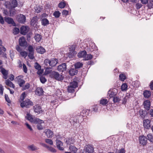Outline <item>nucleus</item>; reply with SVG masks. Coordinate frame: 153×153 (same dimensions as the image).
I'll use <instances>...</instances> for the list:
<instances>
[{"instance_id": "obj_1", "label": "nucleus", "mask_w": 153, "mask_h": 153, "mask_svg": "<svg viewBox=\"0 0 153 153\" xmlns=\"http://www.w3.org/2000/svg\"><path fill=\"white\" fill-rule=\"evenodd\" d=\"M25 118L27 120H29L33 123H43V121L38 118L33 117V115L27 113Z\"/></svg>"}, {"instance_id": "obj_2", "label": "nucleus", "mask_w": 153, "mask_h": 153, "mask_svg": "<svg viewBox=\"0 0 153 153\" xmlns=\"http://www.w3.org/2000/svg\"><path fill=\"white\" fill-rule=\"evenodd\" d=\"M50 76L57 80L61 81L63 80L64 77L62 75H60L58 72L53 71L50 74Z\"/></svg>"}, {"instance_id": "obj_3", "label": "nucleus", "mask_w": 153, "mask_h": 153, "mask_svg": "<svg viewBox=\"0 0 153 153\" xmlns=\"http://www.w3.org/2000/svg\"><path fill=\"white\" fill-rule=\"evenodd\" d=\"M33 105V102L28 99H25V100L23 101L20 104V106L22 108L25 107L27 108H28L30 106H32Z\"/></svg>"}, {"instance_id": "obj_4", "label": "nucleus", "mask_w": 153, "mask_h": 153, "mask_svg": "<svg viewBox=\"0 0 153 153\" xmlns=\"http://www.w3.org/2000/svg\"><path fill=\"white\" fill-rule=\"evenodd\" d=\"M16 19L19 23L23 24L26 21V17L24 15L20 14L17 16Z\"/></svg>"}, {"instance_id": "obj_5", "label": "nucleus", "mask_w": 153, "mask_h": 153, "mask_svg": "<svg viewBox=\"0 0 153 153\" xmlns=\"http://www.w3.org/2000/svg\"><path fill=\"white\" fill-rule=\"evenodd\" d=\"M118 92L117 90L114 88L110 89L108 92V94L110 98L113 97L116 95Z\"/></svg>"}, {"instance_id": "obj_6", "label": "nucleus", "mask_w": 153, "mask_h": 153, "mask_svg": "<svg viewBox=\"0 0 153 153\" xmlns=\"http://www.w3.org/2000/svg\"><path fill=\"white\" fill-rule=\"evenodd\" d=\"M19 44L20 46L22 47L26 46L27 45V42L24 37L22 36L19 39Z\"/></svg>"}, {"instance_id": "obj_7", "label": "nucleus", "mask_w": 153, "mask_h": 153, "mask_svg": "<svg viewBox=\"0 0 153 153\" xmlns=\"http://www.w3.org/2000/svg\"><path fill=\"white\" fill-rule=\"evenodd\" d=\"M140 143L143 146L146 145L147 142V138L144 136H140L139 137Z\"/></svg>"}, {"instance_id": "obj_8", "label": "nucleus", "mask_w": 153, "mask_h": 153, "mask_svg": "<svg viewBox=\"0 0 153 153\" xmlns=\"http://www.w3.org/2000/svg\"><path fill=\"white\" fill-rule=\"evenodd\" d=\"M22 77H23L22 76H19L16 77V79L18 83L19 86L23 87L24 84L25 83V82L24 79H21Z\"/></svg>"}, {"instance_id": "obj_9", "label": "nucleus", "mask_w": 153, "mask_h": 153, "mask_svg": "<svg viewBox=\"0 0 153 153\" xmlns=\"http://www.w3.org/2000/svg\"><path fill=\"white\" fill-rule=\"evenodd\" d=\"M151 121L150 120L146 119L143 120V125L144 128L146 129H149L151 127L150 124Z\"/></svg>"}, {"instance_id": "obj_10", "label": "nucleus", "mask_w": 153, "mask_h": 153, "mask_svg": "<svg viewBox=\"0 0 153 153\" xmlns=\"http://www.w3.org/2000/svg\"><path fill=\"white\" fill-rule=\"evenodd\" d=\"M66 64L63 63L58 66L57 69L59 72H63L66 71Z\"/></svg>"}, {"instance_id": "obj_11", "label": "nucleus", "mask_w": 153, "mask_h": 153, "mask_svg": "<svg viewBox=\"0 0 153 153\" xmlns=\"http://www.w3.org/2000/svg\"><path fill=\"white\" fill-rule=\"evenodd\" d=\"M144 108L147 111L149 110L150 108L151 103L149 100H146L143 102Z\"/></svg>"}, {"instance_id": "obj_12", "label": "nucleus", "mask_w": 153, "mask_h": 153, "mask_svg": "<svg viewBox=\"0 0 153 153\" xmlns=\"http://www.w3.org/2000/svg\"><path fill=\"white\" fill-rule=\"evenodd\" d=\"M56 146L58 149L60 150L63 151L64 148L62 147L63 143L60 140H56Z\"/></svg>"}, {"instance_id": "obj_13", "label": "nucleus", "mask_w": 153, "mask_h": 153, "mask_svg": "<svg viewBox=\"0 0 153 153\" xmlns=\"http://www.w3.org/2000/svg\"><path fill=\"white\" fill-rule=\"evenodd\" d=\"M0 69H1V72L4 76L3 78L4 79H7L8 74V71L6 70L2 66H0Z\"/></svg>"}, {"instance_id": "obj_14", "label": "nucleus", "mask_w": 153, "mask_h": 153, "mask_svg": "<svg viewBox=\"0 0 153 153\" xmlns=\"http://www.w3.org/2000/svg\"><path fill=\"white\" fill-rule=\"evenodd\" d=\"M140 117L141 118L143 119L148 114L147 112L145 110L140 109L139 111Z\"/></svg>"}, {"instance_id": "obj_15", "label": "nucleus", "mask_w": 153, "mask_h": 153, "mask_svg": "<svg viewBox=\"0 0 153 153\" xmlns=\"http://www.w3.org/2000/svg\"><path fill=\"white\" fill-rule=\"evenodd\" d=\"M44 132L48 138H50L53 137V132L49 129H46L45 130Z\"/></svg>"}, {"instance_id": "obj_16", "label": "nucleus", "mask_w": 153, "mask_h": 153, "mask_svg": "<svg viewBox=\"0 0 153 153\" xmlns=\"http://www.w3.org/2000/svg\"><path fill=\"white\" fill-rule=\"evenodd\" d=\"M84 150L86 153H92L94 151L93 147L90 146H87Z\"/></svg>"}, {"instance_id": "obj_17", "label": "nucleus", "mask_w": 153, "mask_h": 153, "mask_svg": "<svg viewBox=\"0 0 153 153\" xmlns=\"http://www.w3.org/2000/svg\"><path fill=\"white\" fill-rule=\"evenodd\" d=\"M34 111L36 113H40L42 112L41 106L39 105H36L34 106Z\"/></svg>"}, {"instance_id": "obj_18", "label": "nucleus", "mask_w": 153, "mask_h": 153, "mask_svg": "<svg viewBox=\"0 0 153 153\" xmlns=\"http://www.w3.org/2000/svg\"><path fill=\"white\" fill-rule=\"evenodd\" d=\"M5 21L9 24H12L13 26H16V24L14 21L13 19L10 17L5 19Z\"/></svg>"}, {"instance_id": "obj_19", "label": "nucleus", "mask_w": 153, "mask_h": 153, "mask_svg": "<svg viewBox=\"0 0 153 153\" xmlns=\"http://www.w3.org/2000/svg\"><path fill=\"white\" fill-rule=\"evenodd\" d=\"M36 50L37 53L41 54L44 53L46 51L45 49L41 46L37 47Z\"/></svg>"}, {"instance_id": "obj_20", "label": "nucleus", "mask_w": 153, "mask_h": 153, "mask_svg": "<svg viewBox=\"0 0 153 153\" xmlns=\"http://www.w3.org/2000/svg\"><path fill=\"white\" fill-rule=\"evenodd\" d=\"M28 32L27 26H22L20 28V33L22 35H25Z\"/></svg>"}, {"instance_id": "obj_21", "label": "nucleus", "mask_w": 153, "mask_h": 153, "mask_svg": "<svg viewBox=\"0 0 153 153\" xmlns=\"http://www.w3.org/2000/svg\"><path fill=\"white\" fill-rule=\"evenodd\" d=\"M78 72L77 69L75 68H71L69 71V73L70 75L73 76L76 75Z\"/></svg>"}, {"instance_id": "obj_22", "label": "nucleus", "mask_w": 153, "mask_h": 153, "mask_svg": "<svg viewBox=\"0 0 153 153\" xmlns=\"http://www.w3.org/2000/svg\"><path fill=\"white\" fill-rule=\"evenodd\" d=\"M58 60L55 58H52L50 60V66L51 67L55 66L58 63Z\"/></svg>"}, {"instance_id": "obj_23", "label": "nucleus", "mask_w": 153, "mask_h": 153, "mask_svg": "<svg viewBox=\"0 0 153 153\" xmlns=\"http://www.w3.org/2000/svg\"><path fill=\"white\" fill-rule=\"evenodd\" d=\"M70 122L71 125H74L75 124H77L79 123V119H77L76 118V116L73 118V119H71L70 120Z\"/></svg>"}, {"instance_id": "obj_24", "label": "nucleus", "mask_w": 153, "mask_h": 153, "mask_svg": "<svg viewBox=\"0 0 153 153\" xmlns=\"http://www.w3.org/2000/svg\"><path fill=\"white\" fill-rule=\"evenodd\" d=\"M98 105H97L92 106L90 109L89 110V111L92 112H95L98 111Z\"/></svg>"}, {"instance_id": "obj_25", "label": "nucleus", "mask_w": 153, "mask_h": 153, "mask_svg": "<svg viewBox=\"0 0 153 153\" xmlns=\"http://www.w3.org/2000/svg\"><path fill=\"white\" fill-rule=\"evenodd\" d=\"M65 140V143L67 144L70 145L71 144H73L74 142V140L72 137L68 138Z\"/></svg>"}, {"instance_id": "obj_26", "label": "nucleus", "mask_w": 153, "mask_h": 153, "mask_svg": "<svg viewBox=\"0 0 153 153\" xmlns=\"http://www.w3.org/2000/svg\"><path fill=\"white\" fill-rule=\"evenodd\" d=\"M87 54V52L85 51L84 50L79 53L78 54V56L79 58L84 57Z\"/></svg>"}, {"instance_id": "obj_27", "label": "nucleus", "mask_w": 153, "mask_h": 153, "mask_svg": "<svg viewBox=\"0 0 153 153\" xmlns=\"http://www.w3.org/2000/svg\"><path fill=\"white\" fill-rule=\"evenodd\" d=\"M34 38L37 42H39L42 39V36L39 34H35Z\"/></svg>"}, {"instance_id": "obj_28", "label": "nucleus", "mask_w": 153, "mask_h": 153, "mask_svg": "<svg viewBox=\"0 0 153 153\" xmlns=\"http://www.w3.org/2000/svg\"><path fill=\"white\" fill-rule=\"evenodd\" d=\"M49 23V21L46 18L43 19L41 20V24L42 25L46 26Z\"/></svg>"}, {"instance_id": "obj_29", "label": "nucleus", "mask_w": 153, "mask_h": 153, "mask_svg": "<svg viewBox=\"0 0 153 153\" xmlns=\"http://www.w3.org/2000/svg\"><path fill=\"white\" fill-rule=\"evenodd\" d=\"M27 149L30 150L34 151L38 150V148L33 144L28 146H27Z\"/></svg>"}, {"instance_id": "obj_30", "label": "nucleus", "mask_w": 153, "mask_h": 153, "mask_svg": "<svg viewBox=\"0 0 153 153\" xmlns=\"http://www.w3.org/2000/svg\"><path fill=\"white\" fill-rule=\"evenodd\" d=\"M69 52L68 53V56L71 58L74 56L76 54V53L75 51H69Z\"/></svg>"}, {"instance_id": "obj_31", "label": "nucleus", "mask_w": 153, "mask_h": 153, "mask_svg": "<svg viewBox=\"0 0 153 153\" xmlns=\"http://www.w3.org/2000/svg\"><path fill=\"white\" fill-rule=\"evenodd\" d=\"M69 149L70 151L74 153H76L78 150V149L75 146L72 145L69 146Z\"/></svg>"}, {"instance_id": "obj_32", "label": "nucleus", "mask_w": 153, "mask_h": 153, "mask_svg": "<svg viewBox=\"0 0 153 153\" xmlns=\"http://www.w3.org/2000/svg\"><path fill=\"white\" fill-rule=\"evenodd\" d=\"M83 64L82 62H77L74 64L75 68L77 69L79 68L82 67Z\"/></svg>"}, {"instance_id": "obj_33", "label": "nucleus", "mask_w": 153, "mask_h": 153, "mask_svg": "<svg viewBox=\"0 0 153 153\" xmlns=\"http://www.w3.org/2000/svg\"><path fill=\"white\" fill-rule=\"evenodd\" d=\"M36 91L39 96L42 95L44 92L42 88L40 87L37 88L36 89Z\"/></svg>"}, {"instance_id": "obj_34", "label": "nucleus", "mask_w": 153, "mask_h": 153, "mask_svg": "<svg viewBox=\"0 0 153 153\" xmlns=\"http://www.w3.org/2000/svg\"><path fill=\"white\" fill-rule=\"evenodd\" d=\"M38 20V19L37 16H35L33 17L31 21V24L33 25L36 24Z\"/></svg>"}, {"instance_id": "obj_35", "label": "nucleus", "mask_w": 153, "mask_h": 153, "mask_svg": "<svg viewBox=\"0 0 153 153\" xmlns=\"http://www.w3.org/2000/svg\"><path fill=\"white\" fill-rule=\"evenodd\" d=\"M143 95L145 98H148L151 96V92L148 90H145L143 93Z\"/></svg>"}, {"instance_id": "obj_36", "label": "nucleus", "mask_w": 153, "mask_h": 153, "mask_svg": "<svg viewBox=\"0 0 153 153\" xmlns=\"http://www.w3.org/2000/svg\"><path fill=\"white\" fill-rule=\"evenodd\" d=\"M12 8H15L18 5L17 1L16 0H12L11 2Z\"/></svg>"}, {"instance_id": "obj_37", "label": "nucleus", "mask_w": 153, "mask_h": 153, "mask_svg": "<svg viewBox=\"0 0 153 153\" xmlns=\"http://www.w3.org/2000/svg\"><path fill=\"white\" fill-rule=\"evenodd\" d=\"M90 112L89 110L84 109L81 112L80 114H82L83 116L85 115L86 117V115H88L89 114V112Z\"/></svg>"}, {"instance_id": "obj_38", "label": "nucleus", "mask_w": 153, "mask_h": 153, "mask_svg": "<svg viewBox=\"0 0 153 153\" xmlns=\"http://www.w3.org/2000/svg\"><path fill=\"white\" fill-rule=\"evenodd\" d=\"M70 85L75 88L78 86V83L74 81L70 83Z\"/></svg>"}, {"instance_id": "obj_39", "label": "nucleus", "mask_w": 153, "mask_h": 153, "mask_svg": "<svg viewBox=\"0 0 153 153\" xmlns=\"http://www.w3.org/2000/svg\"><path fill=\"white\" fill-rule=\"evenodd\" d=\"M4 5L7 8L9 9L12 8L11 2L9 1H6L4 3Z\"/></svg>"}, {"instance_id": "obj_40", "label": "nucleus", "mask_w": 153, "mask_h": 153, "mask_svg": "<svg viewBox=\"0 0 153 153\" xmlns=\"http://www.w3.org/2000/svg\"><path fill=\"white\" fill-rule=\"evenodd\" d=\"M66 6V3L64 1L61 2L58 4V7L61 8H64Z\"/></svg>"}, {"instance_id": "obj_41", "label": "nucleus", "mask_w": 153, "mask_h": 153, "mask_svg": "<svg viewBox=\"0 0 153 153\" xmlns=\"http://www.w3.org/2000/svg\"><path fill=\"white\" fill-rule=\"evenodd\" d=\"M52 68L51 67H47L45 69V73L46 74H49L52 72Z\"/></svg>"}, {"instance_id": "obj_42", "label": "nucleus", "mask_w": 153, "mask_h": 153, "mask_svg": "<svg viewBox=\"0 0 153 153\" xmlns=\"http://www.w3.org/2000/svg\"><path fill=\"white\" fill-rule=\"evenodd\" d=\"M40 80L41 82L43 84L45 83L47 81L46 79L43 76H40Z\"/></svg>"}, {"instance_id": "obj_43", "label": "nucleus", "mask_w": 153, "mask_h": 153, "mask_svg": "<svg viewBox=\"0 0 153 153\" xmlns=\"http://www.w3.org/2000/svg\"><path fill=\"white\" fill-rule=\"evenodd\" d=\"M61 13L58 11H55L53 13V15L56 18H59L60 15Z\"/></svg>"}, {"instance_id": "obj_44", "label": "nucleus", "mask_w": 153, "mask_h": 153, "mask_svg": "<svg viewBox=\"0 0 153 153\" xmlns=\"http://www.w3.org/2000/svg\"><path fill=\"white\" fill-rule=\"evenodd\" d=\"M74 87H73L70 85L68 86V91L71 93H73L74 91Z\"/></svg>"}, {"instance_id": "obj_45", "label": "nucleus", "mask_w": 153, "mask_h": 153, "mask_svg": "<svg viewBox=\"0 0 153 153\" xmlns=\"http://www.w3.org/2000/svg\"><path fill=\"white\" fill-rule=\"evenodd\" d=\"M127 85L126 83L123 84L121 87V89L122 91H126L127 88Z\"/></svg>"}, {"instance_id": "obj_46", "label": "nucleus", "mask_w": 153, "mask_h": 153, "mask_svg": "<svg viewBox=\"0 0 153 153\" xmlns=\"http://www.w3.org/2000/svg\"><path fill=\"white\" fill-rule=\"evenodd\" d=\"M15 8H12L10 9V13L11 15L13 16L16 13V10L14 9Z\"/></svg>"}, {"instance_id": "obj_47", "label": "nucleus", "mask_w": 153, "mask_h": 153, "mask_svg": "<svg viewBox=\"0 0 153 153\" xmlns=\"http://www.w3.org/2000/svg\"><path fill=\"white\" fill-rule=\"evenodd\" d=\"M119 79L122 81H124L126 79V76L123 74H121L119 75Z\"/></svg>"}, {"instance_id": "obj_48", "label": "nucleus", "mask_w": 153, "mask_h": 153, "mask_svg": "<svg viewBox=\"0 0 153 153\" xmlns=\"http://www.w3.org/2000/svg\"><path fill=\"white\" fill-rule=\"evenodd\" d=\"M108 101L107 100L105 99H102L100 101V104L103 105H106L108 103Z\"/></svg>"}, {"instance_id": "obj_49", "label": "nucleus", "mask_w": 153, "mask_h": 153, "mask_svg": "<svg viewBox=\"0 0 153 153\" xmlns=\"http://www.w3.org/2000/svg\"><path fill=\"white\" fill-rule=\"evenodd\" d=\"M83 116L82 114L76 116V118H77V119H79V123L82 122L83 120Z\"/></svg>"}, {"instance_id": "obj_50", "label": "nucleus", "mask_w": 153, "mask_h": 153, "mask_svg": "<svg viewBox=\"0 0 153 153\" xmlns=\"http://www.w3.org/2000/svg\"><path fill=\"white\" fill-rule=\"evenodd\" d=\"M34 52H29L28 56L30 59H33L34 58Z\"/></svg>"}, {"instance_id": "obj_51", "label": "nucleus", "mask_w": 153, "mask_h": 153, "mask_svg": "<svg viewBox=\"0 0 153 153\" xmlns=\"http://www.w3.org/2000/svg\"><path fill=\"white\" fill-rule=\"evenodd\" d=\"M20 53L21 56L22 57H25V58L28 55L27 52L25 51H21Z\"/></svg>"}, {"instance_id": "obj_52", "label": "nucleus", "mask_w": 153, "mask_h": 153, "mask_svg": "<svg viewBox=\"0 0 153 153\" xmlns=\"http://www.w3.org/2000/svg\"><path fill=\"white\" fill-rule=\"evenodd\" d=\"M120 100L119 98L117 97H113V101L114 103H116L119 102Z\"/></svg>"}, {"instance_id": "obj_53", "label": "nucleus", "mask_w": 153, "mask_h": 153, "mask_svg": "<svg viewBox=\"0 0 153 153\" xmlns=\"http://www.w3.org/2000/svg\"><path fill=\"white\" fill-rule=\"evenodd\" d=\"M148 140L151 142H153V135L149 134L147 135Z\"/></svg>"}, {"instance_id": "obj_54", "label": "nucleus", "mask_w": 153, "mask_h": 153, "mask_svg": "<svg viewBox=\"0 0 153 153\" xmlns=\"http://www.w3.org/2000/svg\"><path fill=\"white\" fill-rule=\"evenodd\" d=\"M13 33L15 34H17L19 32L20 30L19 28L17 27H14L13 29Z\"/></svg>"}, {"instance_id": "obj_55", "label": "nucleus", "mask_w": 153, "mask_h": 153, "mask_svg": "<svg viewBox=\"0 0 153 153\" xmlns=\"http://www.w3.org/2000/svg\"><path fill=\"white\" fill-rule=\"evenodd\" d=\"M44 122H43V123H44ZM42 123H37V125L36 126V127L39 130H42L43 129V127L41 125V124Z\"/></svg>"}, {"instance_id": "obj_56", "label": "nucleus", "mask_w": 153, "mask_h": 153, "mask_svg": "<svg viewBox=\"0 0 153 153\" xmlns=\"http://www.w3.org/2000/svg\"><path fill=\"white\" fill-rule=\"evenodd\" d=\"M28 50L29 52H34L33 47L32 45H30L28 46Z\"/></svg>"}, {"instance_id": "obj_57", "label": "nucleus", "mask_w": 153, "mask_h": 153, "mask_svg": "<svg viewBox=\"0 0 153 153\" xmlns=\"http://www.w3.org/2000/svg\"><path fill=\"white\" fill-rule=\"evenodd\" d=\"M93 57V56L91 54H87L86 56H85V60H87L91 59Z\"/></svg>"}, {"instance_id": "obj_58", "label": "nucleus", "mask_w": 153, "mask_h": 153, "mask_svg": "<svg viewBox=\"0 0 153 153\" xmlns=\"http://www.w3.org/2000/svg\"><path fill=\"white\" fill-rule=\"evenodd\" d=\"M34 67L35 69L37 70L41 68V66L37 62L35 63Z\"/></svg>"}, {"instance_id": "obj_59", "label": "nucleus", "mask_w": 153, "mask_h": 153, "mask_svg": "<svg viewBox=\"0 0 153 153\" xmlns=\"http://www.w3.org/2000/svg\"><path fill=\"white\" fill-rule=\"evenodd\" d=\"M4 97L6 101L8 103H10L11 101L10 99L8 96L7 94H5L4 95Z\"/></svg>"}, {"instance_id": "obj_60", "label": "nucleus", "mask_w": 153, "mask_h": 153, "mask_svg": "<svg viewBox=\"0 0 153 153\" xmlns=\"http://www.w3.org/2000/svg\"><path fill=\"white\" fill-rule=\"evenodd\" d=\"M49 151L55 153L56 152V150L53 148L51 146H49L48 148Z\"/></svg>"}, {"instance_id": "obj_61", "label": "nucleus", "mask_w": 153, "mask_h": 153, "mask_svg": "<svg viewBox=\"0 0 153 153\" xmlns=\"http://www.w3.org/2000/svg\"><path fill=\"white\" fill-rule=\"evenodd\" d=\"M45 142L51 145H52L53 144V142L51 139H46L45 140Z\"/></svg>"}, {"instance_id": "obj_62", "label": "nucleus", "mask_w": 153, "mask_h": 153, "mask_svg": "<svg viewBox=\"0 0 153 153\" xmlns=\"http://www.w3.org/2000/svg\"><path fill=\"white\" fill-rule=\"evenodd\" d=\"M50 60H49L48 59H46L44 60V63L45 65L47 66L48 64L50 65Z\"/></svg>"}, {"instance_id": "obj_63", "label": "nucleus", "mask_w": 153, "mask_h": 153, "mask_svg": "<svg viewBox=\"0 0 153 153\" xmlns=\"http://www.w3.org/2000/svg\"><path fill=\"white\" fill-rule=\"evenodd\" d=\"M25 97V92H24L22 94L20 97V99L21 100L23 101H24V100Z\"/></svg>"}, {"instance_id": "obj_64", "label": "nucleus", "mask_w": 153, "mask_h": 153, "mask_svg": "<svg viewBox=\"0 0 153 153\" xmlns=\"http://www.w3.org/2000/svg\"><path fill=\"white\" fill-rule=\"evenodd\" d=\"M35 10L36 12L39 13L41 12V9L39 6H37L36 7Z\"/></svg>"}]
</instances>
